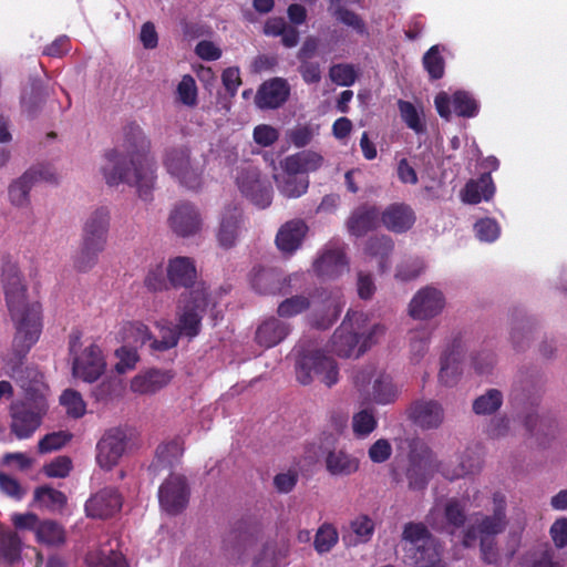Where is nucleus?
Wrapping results in <instances>:
<instances>
[{
  "mask_svg": "<svg viewBox=\"0 0 567 567\" xmlns=\"http://www.w3.org/2000/svg\"><path fill=\"white\" fill-rule=\"evenodd\" d=\"M350 534L343 539L349 546L368 543L374 533V522L368 515H359L350 523Z\"/></svg>",
  "mask_w": 567,
  "mask_h": 567,
  "instance_id": "58836bf2",
  "label": "nucleus"
},
{
  "mask_svg": "<svg viewBox=\"0 0 567 567\" xmlns=\"http://www.w3.org/2000/svg\"><path fill=\"white\" fill-rule=\"evenodd\" d=\"M151 141L142 127L131 123L123 128L122 137L103 155L100 172L109 186L134 185L138 196L147 202L156 181V161L150 155Z\"/></svg>",
  "mask_w": 567,
  "mask_h": 567,
  "instance_id": "f257e3e1",
  "label": "nucleus"
},
{
  "mask_svg": "<svg viewBox=\"0 0 567 567\" xmlns=\"http://www.w3.org/2000/svg\"><path fill=\"white\" fill-rule=\"evenodd\" d=\"M434 104L440 116L445 120H450L453 113L462 117H474L480 111L478 102L466 91H456L452 95L442 91L436 94Z\"/></svg>",
  "mask_w": 567,
  "mask_h": 567,
  "instance_id": "f3484780",
  "label": "nucleus"
},
{
  "mask_svg": "<svg viewBox=\"0 0 567 567\" xmlns=\"http://www.w3.org/2000/svg\"><path fill=\"white\" fill-rule=\"evenodd\" d=\"M474 230L476 237L481 241L493 243L501 235V227L498 223L493 218H482L477 220L474 225Z\"/></svg>",
  "mask_w": 567,
  "mask_h": 567,
  "instance_id": "4d7b16f0",
  "label": "nucleus"
},
{
  "mask_svg": "<svg viewBox=\"0 0 567 567\" xmlns=\"http://www.w3.org/2000/svg\"><path fill=\"white\" fill-rule=\"evenodd\" d=\"M167 225L177 237L192 238L202 234L205 224L197 205L188 200H179L172 207Z\"/></svg>",
  "mask_w": 567,
  "mask_h": 567,
  "instance_id": "4468645a",
  "label": "nucleus"
},
{
  "mask_svg": "<svg viewBox=\"0 0 567 567\" xmlns=\"http://www.w3.org/2000/svg\"><path fill=\"white\" fill-rule=\"evenodd\" d=\"M117 539H107L97 547L90 549L85 563L90 567H127L123 555L117 551Z\"/></svg>",
  "mask_w": 567,
  "mask_h": 567,
  "instance_id": "bb28decb",
  "label": "nucleus"
},
{
  "mask_svg": "<svg viewBox=\"0 0 567 567\" xmlns=\"http://www.w3.org/2000/svg\"><path fill=\"white\" fill-rule=\"evenodd\" d=\"M184 453L183 442L174 439L167 443L161 444L156 450V466H172Z\"/></svg>",
  "mask_w": 567,
  "mask_h": 567,
  "instance_id": "de8ad7c7",
  "label": "nucleus"
},
{
  "mask_svg": "<svg viewBox=\"0 0 567 567\" xmlns=\"http://www.w3.org/2000/svg\"><path fill=\"white\" fill-rule=\"evenodd\" d=\"M31 173H24L13 179L8 187V198L11 205L18 208H27L30 205V190L33 187Z\"/></svg>",
  "mask_w": 567,
  "mask_h": 567,
  "instance_id": "ea45409f",
  "label": "nucleus"
},
{
  "mask_svg": "<svg viewBox=\"0 0 567 567\" xmlns=\"http://www.w3.org/2000/svg\"><path fill=\"white\" fill-rule=\"evenodd\" d=\"M457 466L450 468L449 465L436 460L427 444L422 441H413L406 470L410 488H425L434 472H440L444 477L452 481L472 474L480 468V460L471 450H466L464 454L457 456Z\"/></svg>",
  "mask_w": 567,
  "mask_h": 567,
  "instance_id": "39448f33",
  "label": "nucleus"
},
{
  "mask_svg": "<svg viewBox=\"0 0 567 567\" xmlns=\"http://www.w3.org/2000/svg\"><path fill=\"white\" fill-rule=\"evenodd\" d=\"M393 249V241L388 236L371 238L368 244L365 251L369 256L379 257V268L383 272L389 268L386 262L388 256Z\"/></svg>",
  "mask_w": 567,
  "mask_h": 567,
  "instance_id": "09e8293b",
  "label": "nucleus"
},
{
  "mask_svg": "<svg viewBox=\"0 0 567 567\" xmlns=\"http://www.w3.org/2000/svg\"><path fill=\"white\" fill-rule=\"evenodd\" d=\"M161 507L168 514L182 512L188 503V488L183 476L172 475L158 491Z\"/></svg>",
  "mask_w": 567,
  "mask_h": 567,
  "instance_id": "412c9836",
  "label": "nucleus"
},
{
  "mask_svg": "<svg viewBox=\"0 0 567 567\" xmlns=\"http://www.w3.org/2000/svg\"><path fill=\"white\" fill-rule=\"evenodd\" d=\"M553 549L545 547L534 550L530 554V567H560L558 563L554 561Z\"/></svg>",
  "mask_w": 567,
  "mask_h": 567,
  "instance_id": "774afa93",
  "label": "nucleus"
},
{
  "mask_svg": "<svg viewBox=\"0 0 567 567\" xmlns=\"http://www.w3.org/2000/svg\"><path fill=\"white\" fill-rule=\"evenodd\" d=\"M353 384L364 402H372L378 405L394 403L400 394L392 377L384 371H378L373 364L355 371Z\"/></svg>",
  "mask_w": 567,
  "mask_h": 567,
  "instance_id": "f8f14e48",
  "label": "nucleus"
},
{
  "mask_svg": "<svg viewBox=\"0 0 567 567\" xmlns=\"http://www.w3.org/2000/svg\"><path fill=\"white\" fill-rule=\"evenodd\" d=\"M60 404L64 408L68 415L79 419L85 414L86 404L82 395L72 389H66L60 396Z\"/></svg>",
  "mask_w": 567,
  "mask_h": 567,
  "instance_id": "864d4df0",
  "label": "nucleus"
},
{
  "mask_svg": "<svg viewBox=\"0 0 567 567\" xmlns=\"http://www.w3.org/2000/svg\"><path fill=\"white\" fill-rule=\"evenodd\" d=\"M72 470V461L68 456H58L44 466V473L49 477L64 478Z\"/></svg>",
  "mask_w": 567,
  "mask_h": 567,
  "instance_id": "69168bd1",
  "label": "nucleus"
},
{
  "mask_svg": "<svg viewBox=\"0 0 567 567\" xmlns=\"http://www.w3.org/2000/svg\"><path fill=\"white\" fill-rule=\"evenodd\" d=\"M70 350L73 355L72 372L75 378L92 383L104 373L106 362L99 346L92 343L76 351L75 342H72Z\"/></svg>",
  "mask_w": 567,
  "mask_h": 567,
  "instance_id": "2eb2a0df",
  "label": "nucleus"
},
{
  "mask_svg": "<svg viewBox=\"0 0 567 567\" xmlns=\"http://www.w3.org/2000/svg\"><path fill=\"white\" fill-rule=\"evenodd\" d=\"M379 221V212L374 206L363 205L357 208L348 220V230L355 237L365 235Z\"/></svg>",
  "mask_w": 567,
  "mask_h": 567,
  "instance_id": "e433bc0d",
  "label": "nucleus"
},
{
  "mask_svg": "<svg viewBox=\"0 0 567 567\" xmlns=\"http://www.w3.org/2000/svg\"><path fill=\"white\" fill-rule=\"evenodd\" d=\"M295 350L298 353L296 373L300 383L309 384L318 379L327 386H332L338 382V364L322 350L313 344H305L303 341L299 342Z\"/></svg>",
  "mask_w": 567,
  "mask_h": 567,
  "instance_id": "6e6552de",
  "label": "nucleus"
},
{
  "mask_svg": "<svg viewBox=\"0 0 567 567\" xmlns=\"http://www.w3.org/2000/svg\"><path fill=\"white\" fill-rule=\"evenodd\" d=\"M167 279L174 287L188 288L193 286L197 278V270L193 258L187 256H177L168 260Z\"/></svg>",
  "mask_w": 567,
  "mask_h": 567,
  "instance_id": "c756f323",
  "label": "nucleus"
},
{
  "mask_svg": "<svg viewBox=\"0 0 567 567\" xmlns=\"http://www.w3.org/2000/svg\"><path fill=\"white\" fill-rule=\"evenodd\" d=\"M122 507V496L114 488H104L87 499L86 514L95 518L113 516Z\"/></svg>",
  "mask_w": 567,
  "mask_h": 567,
  "instance_id": "a878e982",
  "label": "nucleus"
},
{
  "mask_svg": "<svg viewBox=\"0 0 567 567\" xmlns=\"http://www.w3.org/2000/svg\"><path fill=\"white\" fill-rule=\"evenodd\" d=\"M444 293L434 286L419 289L409 303V316L415 320H430L445 308Z\"/></svg>",
  "mask_w": 567,
  "mask_h": 567,
  "instance_id": "aec40b11",
  "label": "nucleus"
},
{
  "mask_svg": "<svg viewBox=\"0 0 567 567\" xmlns=\"http://www.w3.org/2000/svg\"><path fill=\"white\" fill-rule=\"evenodd\" d=\"M309 306L310 301L307 297L293 296L287 298L278 306V315L284 318L293 317L308 309Z\"/></svg>",
  "mask_w": 567,
  "mask_h": 567,
  "instance_id": "052dcab7",
  "label": "nucleus"
},
{
  "mask_svg": "<svg viewBox=\"0 0 567 567\" xmlns=\"http://www.w3.org/2000/svg\"><path fill=\"white\" fill-rule=\"evenodd\" d=\"M320 126L312 123L298 124L287 131V140L298 148L305 147L319 134Z\"/></svg>",
  "mask_w": 567,
  "mask_h": 567,
  "instance_id": "8fccbe9b",
  "label": "nucleus"
},
{
  "mask_svg": "<svg viewBox=\"0 0 567 567\" xmlns=\"http://www.w3.org/2000/svg\"><path fill=\"white\" fill-rule=\"evenodd\" d=\"M252 288L264 295L282 292L279 276L271 269H255L251 278Z\"/></svg>",
  "mask_w": 567,
  "mask_h": 567,
  "instance_id": "37998d69",
  "label": "nucleus"
},
{
  "mask_svg": "<svg viewBox=\"0 0 567 567\" xmlns=\"http://www.w3.org/2000/svg\"><path fill=\"white\" fill-rule=\"evenodd\" d=\"M329 76L338 85L350 86L355 82L357 71L353 65L341 63L330 68Z\"/></svg>",
  "mask_w": 567,
  "mask_h": 567,
  "instance_id": "bf43d9fd",
  "label": "nucleus"
},
{
  "mask_svg": "<svg viewBox=\"0 0 567 567\" xmlns=\"http://www.w3.org/2000/svg\"><path fill=\"white\" fill-rule=\"evenodd\" d=\"M409 417L421 429H437L444 421V409L435 400H417L409 409Z\"/></svg>",
  "mask_w": 567,
  "mask_h": 567,
  "instance_id": "b1692460",
  "label": "nucleus"
},
{
  "mask_svg": "<svg viewBox=\"0 0 567 567\" xmlns=\"http://www.w3.org/2000/svg\"><path fill=\"white\" fill-rule=\"evenodd\" d=\"M334 16L339 21H341L348 27H351L359 34H367L365 23L361 19V17L355 12L350 11L346 8H339L338 10H336Z\"/></svg>",
  "mask_w": 567,
  "mask_h": 567,
  "instance_id": "338daca9",
  "label": "nucleus"
},
{
  "mask_svg": "<svg viewBox=\"0 0 567 567\" xmlns=\"http://www.w3.org/2000/svg\"><path fill=\"white\" fill-rule=\"evenodd\" d=\"M322 310L324 313L318 316L317 313L311 319V323L318 329H328L340 316L344 301L340 290H336L323 297L321 295Z\"/></svg>",
  "mask_w": 567,
  "mask_h": 567,
  "instance_id": "f704fd0d",
  "label": "nucleus"
},
{
  "mask_svg": "<svg viewBox=\"0 0 567 567\" xmlns=\"http://www.w3.org/2000/svg\"><path fill=\"white\" fill-rule=\"evenodd\" d=\"M167 174L182 187L198 190L204 183V165L186 145L167 147L162 158Z\"/></svg>",
  "mask_w": 567,
  "mask_h": 567,
  "instance_id": "9b49d317",
  "label": "nucleus"
},
{
  "mask_svg": "<svg viewBox=\"0 0 567 567\" xmlns=\"http://www.w3.org/2000/svg\"><path fill=\"white\" fill-rule=\"evenodd\" d=\"M433 330L430 326H423L410 331V355L414 363L420 362L426 354Z\"/></svg>",
  "mask_w": 567,
  "mask_h": 567,
  "instance_id": "79ce46f5",
  "label": "nucleus"
},
{
  "mask_svg": "<svg viewBox=\"0 0 567 567\" xmlns=\"http://www.w3.org/2000/svg\"><path fill=\"white\" fill-rule=\"evenodd\" d=\"M527 518L523 512L516 513L512 518L508 534L502 546H498L495 536L502 534L508 525L506 516V497L497 492L493 494V513L477 515L475 523L464 534L463 545L471 547L477 535L480 537L481 558L488 565L496 567L508 566L522 545V535Z\"/></svg>",
  "mask_w": 567,
  "mask_h": 567,
  "instance_id": "7ed1b4c3",
  "label": "nucleus"
},
{
  "mask_svg": "<svg viewBox=\"0 0 567 567\" xmlns=\"http://www.w3.org/2000/svg\"><path fill=\"white\" fill-rule=\"evenodd\" d=\"M210 305L212 300L207 288L204 284H198L181 295L175 328L168 327L165 321L157 323L161 340L153 339L148 327L141 321L123 322L118 330V338L125 343L124 346L135 349L150 341V348L153 351L168 350L177 344L179 337L193 339L198 336L203 317Z\"/></svg>",
  "mask_w": 567,
  "mask_h": 567,
  "instance_id": "f03ea898",
  "label": "nucleus"
},
{
  "mask_svg": "<svg viewBox=\"0 0 567 567\" xmlns=\"http://www.w3.org/2000/svg\"><path fill=\"white\" fill-rule=\"evenodd\" d=\"M465 350V342L461 334L453 337L441 359L439 380L446 386L454 385L461 374V360Z\"/></svg>",
  "mask_w": 567,
  "mask_h": 567,
  "instance_id": "4be33fe9",
  "label": "nucleus"
},
{
  "mask_svg": "<svg viewBox=\"0 0 567 567\" xmlns=\"http://www.w3.org/2000/svg\"><path fill=\"white\" fill-rule=\"evenodd\" d=\"M35 537L41 544L54 546L64 542V532L56 523L44 520L37 526Z\"/></svg>",
  "mask_w": 567,
  "mask_h": 567,
  "instance_id": "3c124183",
  "label": "nucleus"
},
{
  "mask_svg": "<svg viewBox=\"0 0 567 567\" xmlns=\"http://www.w3.org/2000/svg\"><path fill=\"white\" fill-rule=\"evenodd\" d=\"M20 539L16 533H2L0 540V551L7 560L10 563L17 560L20 556Z\"/></svg>",
  "mask_w": 567,
  "mask_h": 567,
  "instance_id": "680f3d73",
  "label": "nucleus"
},
{
  "mask_svg": "<svg viewBox=\"0 0 567 567\" xmlns=\"http://www.w3.org/2000/svg\"><path fill=\"white\" fill-rule=\"evenodd\" d=\"M111 229V212L105 206L92 209L84 218L81 228V245L73 257L79 271H89L99 262L100 255L106 249Z\"/></svg>",
  "mask_w": 567,
  "mask_h": 567,
  "instance_id": "0eeeda50",
  "label": "nucleus"
},
{
  "mask_svg": "<svg viewBox=\"0 0 567 567\" xmlns=\"http://www.w3.org/2000/svg\"><path fill=\"white\" fill-rule=\"evenodd\" d=\"M2 282L7 307L16 329L12 352L21 361L41 336L42 309L38 301L29 299L16 264L4 265Z\"/></svg>",
  "mask_w": 567,
  "mask_h": 567,
  "instance_id": "20e7f679",
  "label": "nucleus"
},
{
  "mask_svg": "<svg viewBox=\"0 0 567 567\" xmlns=\"http://www.w3.org/2000/svg\"><path fill=\"white\" fill-rule=\"evenodd\" d=\"M415 221L413 209L405 204H392L382 214L383 225L391 231L404 233Z\"/></svg>",
  "mask_w": 567,
  "mask_h": 567,
  "instance_id": "2f4dec72",
  "label": "nucleus"
},
{
  "mask_svg": "<svg viewBox=\"0 0 567 567\" xmlns=\"http://www.w3.org/2000/svg\"><path fill=\"white\" fill-rule=\"evenodd\" d=\"M326 467L333 476H349L359 470V460L342 450H333L326 456Z\"/></svg>",
  "mask_w": 567,
  "mask_h": 567,
  "instance_id": "4c0bfd02",
  "label": "nucleus"
},
{
  "mask_svg": "<svg viewBox=\"0 0 567 567\" xmlns=\"http://www.w3.org/2000/svg\"><path fill=\"white\" fill-rule=\"evenodd\" d=\"M274 177L279 193L285 197L298 198L308 190V176L300 175L298 172H290L287 168H282V172L276 174Z\"/></svg>",
  "mask_w": 567,
  "mask_h": 567,
  "instance_id": "473e14b6",
  "label": "nucleus"
},
{
  "mask_svg": "<svg viewBox=\"0 0 567 567\" xmlns=\"http://www.w3.org/2000/svg\"><path fill=\"white\" fill-rule=\"evenodd\" d=\"M502 403V392L497 389H489L474 401L473 411L480 415L492 414L501 408Z\"/></svg>",
  "mask_w": 567,
  "mask_h": 567,
  "instance_id": "603ef678",
  "label": "nucleus"
},
{
  "mask_svg": "<svg viewBox=\"0 0 567 567\" xmlns=\"http://www.w3.org/2000/svg\"><path fill=\"white\" fill-rule=\"evenodd\" d=\"M172 379L173 374L167 370L151 369L136 374L131 381L130 389L136 394H154L166 386Z\"/></svg>",
  "mask_w": 567,
  "mask_h": 567,
  "instance_id": "7c9ffc66",
  "label": "nucleus"
},
{
  "mask_svg": "<svg viewBox=\"0 0 567 567\" xmlns=\"http://www.w3.org/2000/svg\"><path fill=\"white\" fill-rule=\"evenodd\" d=\"M378 426V420L374 410L365 408L354 413L352 416L353 434L358 439L369 436Z\"/></svg>",
  "mask_w": 567,
  "mask_h": 567,
  "instance_id": "a18cd8bd",
  "label": "nucleus"
},
{
  "mask_svg": "<svg viewBox=\"0 0 567 567\" xmlns=\"http://www.w3.org/2000/svg\"><path fill=\"white\" fill-rule=\"evenodd\" d=\"M465 503L456 498L436 501L427 514V523L437 530L453 534L465 523Z\"/></svg>",
  "mask_w": 567,
  "mask_h": 567,
  "instance_id": "dca6fc26",
  "label": "nucleus"
},
{
  "mask_svg": "<svg viewBox=\"0 0 567 567\" xmlns=\"http://www.w3.org/2000/svg\"><path fill=\"white\" fill-rule=\"evenodd\" d=\"M495 193V185L489 173H484L477 179H471L462 190V199L467 204H478L489 200Z\"/></svg>",
  "mask_w": 567,
  "mask_h": 567,
  "instance_id": "72a5a7b5",
  "label": "nucleus"
},
{
  "mask_svg": "<svg viewBox=\"0 0 567 567\" xmlns=\"http://www.w3.org/2000/svg\"><path fill=\"white\" fill-rule=\"evenodd\" d=\"M291 331L288 322L277 317H269L260 321L256 328L255 341L265 349H270L282 342Z\"/></svg>",
  "mask_w": 567,
  "mask_h": 567,
  "instance_id": "393cba45",
  "label": "nucleus"
},
{
  "mask_svg": "<svg viewBox=\"0 0 567 567\" xmlns=\"http://www.w3.org/2000/svg\"><path fill=\"white\" fill-rule=\"evenodd\" d=\"M71 440V434L65 431L53 432L47 434L39 442V451L41 453H50L61 449Z\"/></svg>",
  "mask_w": 567,
  "mask_h": 567,
  "instance_id": "0e129e2a",
  "label": "nucleus"
},
{
  "mask_svg": "<svg viewBox=\"0 0 567 567\" xmlns=\"http://www.w3.org/2000/svg\"><path fill=\"white\" fill-rule=\"evenodd\" d=\"M339 535L336 527L331 524H322L315 536V549L319 554L330 551L338 543Z\"/></svg>",
  "mask_w": 567,
  "mask_h": 567,
  "instance_id": "5fc2aeb1",
  "label": "nucleus"
},
{
  "mask_svg": "<svg viewBox=\"0 0 567 567\" xmlns=\"http://www.w3.org/2000/svg\"><path fill=\"white\" fill-rule=\"evenodd\" d=\"M425 269L423 259L414 258L398 266L395 277L402 281H409L419 277Z\"/></svg>",
  "mask_w": 567,
  "mask_h": 567,
  "instance_id": "e2e57ef3",
  "label": "nucleus"
},
{
  "mask_svg": "<svg viewBox=\"0 0 567 567\" xmlns=\"http://www.w3.org/2000/svg\"><path fill=\"white\" fill-rule=\"evenodd\" d=\"M115 357L117 358L115 371L120 374L133 370L138 361L137 350L127 346H122L118 348L115 351Z\"/></svg>",
  "mask_w": 567,
  "mask_h": 567,
  "instance_id": "13d9d810",
  "label": "nucleus"
},
{
  "mask_svg": "<svg viewBox=\"0 0 567 567\" xmlns=\"http://www.w3.org/2000/svg\"><path fill=\"white\" fill-rule=\"evenodd\" d=\"M23 390L32 405L27 402L11 404V430L20 439L30 437L41 423V415L45 411L44 385L35 381L32 385L22 384Z\"/></svg>",
  "mask_w": 567,
  "mask_h": 567,
  "instance_id": "1a4fd4ad",
  "label": "nucleus"
},
{
  "mask_svg": "<svg viewBox=\"0 0 567 567\" xmlns=\"http://www.w3.org/2000/svg\"><path fill=\"white\" fill-rule=\"evenodd\" d=\"M398 107L402 121L410 130L414 131L416 134L424 132L425 125L422 104H413L409 101L399 100Z\"/></svg>",
  "mask_w": 567,
  "mask_h": 567,
  "instance_id": "a19ab883",
  "label": "nucleus"
},
{
  "mask_svg": "<svg viewBox=\"0 0 567 567\" xmlns=\"http://www.w3.org/2000/svg\"><path fill=\"white\" fill-rule=\"evenodd\" d=\"M244 231L241 209L236 205H229L221 212L217 240L220 247H234Z\"/></svg>",
  "mask_w": 567,
  "mask_h": 567,
  "instance_id": "5701e85b",
  "label": "nucleus"
},
{
  "mask_svg": "<svg viewBox=\"0 0 567 567\" xmlns=\"http://www.w3.org/2000/svg\"><path fill=\"white\" fill-rule=\"evenodd\" d=\"M443 45H432L423 55L422 63L430 79L439 80L444 75L445 62L442 52Z\"/></svg>",
  "mask_w": 567,
  "mask_h": 567,
  "instance_id": "49530a36",
  "label": "nucleus"
},
{
  "mask_svg": "<svg viewBox=\"0 0 567 567\" xmlns=\"http://www.w3.org/2000/svg\"><path fill=\"white\" fill-rule=\"evenodd\" d=\"M316 274L326 279H336L349 271V261L344 244L336 240L328 243L313 262Z\"/></svg>",
  "mask_w": 567,
  "mask_h": 567,
  "instance_id": "a211bd4d",
  "label": "nucleus"
},
{
  "mask_svg": "<svg viewBox=\"0 0 567 567\" xmlns=\"http://www.w3.org/2000/svg\"><path fill=\"white\" fill-rule=\"evenodd\" d=\"M289 93L288 82L285 79L275 78L260 86L256 95V104L260 109H277L287 101Z\"/></svg>",
  "mask_w": 567,
  "mask_h": 567,
  "instance_id": "c85d7f7f",
  "label": "nucleus"
},
{
  "mask_svg": "<svg viewBox=\"0 0 567 567\" xmlns=\"http://www.w3.org/2000/svg\"><path fill=\"white\" fill-rule=\"evenodd\" d=\"M307 233L308 226L303 220H290L278 230L276 245L282 254L291 255L301 247Z\"/></svg>",
  "mask_w": 567,
  "mask_h": 567,
  "instance_id": "cd10ccee",
  "label": "nucleus"
},
{
  "mask_svg": "<svg viewBox=\"0 0 567 567\" xmlns=\"http://www.w3.org/2000/svg\"><path fill=\"white\" fill-rule=\"evenodd\" d=\"M236 184L243 196L255 206L266 208L271 204L274 195L271 184L251 163H244L238 168Z\"/></svg>",
  "mask_w": 567,
  "mask_h": 567,
  "instance_id": "ddd939ff",
  "label": "nucleus"
},
{
  "mask_svg": "<svg viewBox=\"0 0 567 567\" xmlns=\"http://www.w3.org/2000/svg\"><path fill=\"white\" fill-rule=\"evenodd\" d=\"M128 436L126 431L114 427L105 432L96 445V463L105 471L112 470L122 456L127 446Z\"/></svg>",
  "mask_w": 567,
  "mask_h": 567,
  "instance_id": "6ab92c4d",
  "label": "nucleus"
},
{
  "mask_svg": "<svg viewBox=\"0 0 567 567\" xmlns=\"http://www.w3.org/2000/svg\"><path fill=\"white\" fill-rule=\"evenodd\" d=\"M176 94L178 101L189 107L197 104V86L193 76L184 75L177 85Z\"/></svg>",
  "mask_w": 567,
  "mask_h": 567,
  "instance_id": "6e6d98bb",
  "label": "nucleus"
},
{
  "mask_svg": "<svg viewBox=\"0 0 567 567\" xmlns=\"http://www.w3.org/2000/svg\"><path fill=\"white\" fill-rule=\"evenodd\" d=\"M323 163V157L313 151H302L293 155L287 156L281 163V168H287L290 172H298L300 175H306L311 172L318 171Z\"/></svg>",
  "mask_w": 567,
  "mask_h": 567,
  "instance_id": "c9c22d12",
  "label": "nucleus"
},
{
  "mask_svg": "<svg viewBox=\"0 0 567 567\" xmlns=\"http://www.w3.org/2000/svg\"><path fill=\"white\" fill-rule=\"evenodd\" d=\"M384 332L378 323H370L362 311H348L331 339V350L340 358L360 357L374 343V338Z\"/></svg>",
  "mask_w": 567,
  "mask_h": 567,
  "instance_id": "423d86ee",
  "label": "nucleus"
},
{
  "mask_svg": "<svg viewBox=\"0 0 567 567\" xmlns=\"http://www.w3.org/2000/svg\"><path fill=\"white\" fill-rule=\"evenodd\" d=\"M34 502L39 507L58 512L66 504V496L52 487L41 486L34 492Z\"/></svg>",
  "mask_w": 567,
  "mask_h": 567,
  "instance_id": "c03bdc74",
  "label": "nucleus"
},
{
  "mask_svg": "<svg viewBox=\"0 0 567 567\" xmlns=\"http://www.w3.org/2000/svg\"><path fill=\"white\" fill-rule=\"evenodd\" d=\"M406 557L417 567H446L437 540L422 523L405 524L402 533Z\"/></svg>",
  "mask_w": 567,
  "mask_h": 567,
  "instance_id": "9d476101",
  "label": "nucleus"
}]
</instances>
